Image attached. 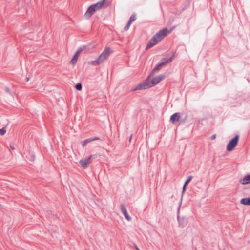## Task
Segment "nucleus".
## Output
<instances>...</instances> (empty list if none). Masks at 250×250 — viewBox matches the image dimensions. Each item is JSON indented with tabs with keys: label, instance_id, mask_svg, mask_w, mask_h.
<instances>
[{
	"label": "nucleus",
	"instance_id": "obj_26",
	"mask_svg": "<svg viewBox=\"0 0 250 250\" xmlns=\"http://www.w3.org/2000/svg\"><path fill=\"white\" fill-rule=\"evenodd\" d=\"M132 138V135H131L129 137V141L130 142Z\"/></svg>",
	"mask_w": 250,
	"mask_h": 250
},
{
	"label": "nucleus",
	"instance_id": "obj_18",
	"mask_svg": "<svg viewBox=\"0 0 250 250\" xmlns=\"http://www.w3.org/2000/svg\"><path fill=\"white\" fill-rule=\"evenodd\" d=\"M75 88L76 89H77L78 90H82V85L81 83H79L77 84L75 86Z\"/></svg>",
	"mask_w": 250,
	"mask_h": 250
},
{
	"label": "nucleus",
	"instance_id": "obj_23",
	"mask_svg": "<svg viewBox=\"0 0 250 250\" xmlns=\"http://www.w3.org/2000/svg\"><path fill=\"white\" fill-rule=\"evenodd\" d=\"M216 135H215V134H213V135H212L211 136V138H211V140H213V139H215V138H216Z\"/></svg>",
	"mask_w": 250,
	"mask_h": 250
},
{
	"label": "nucleus",
	"instance_id": "obj_6",
	"mask_svg": "<svg viewBox=\"0 0 250 250\" xmlns=\"http://www.w3.org/2000/svg\"><path fill=\"white\" fill-rule=\"evenodd\" d=\"M95 157L96 156L94 155H90L89 157H86L84 159L80 160V163L83 168H86L88 167V165L91 162V159Z\"/></svg>",
	"mask_w": 250,
	"mask_h": 250
},
{
	"label": "nucleus",
	"instance_id": "obj_5",
	"mask_svg": "<svg viewBox=\"0 0 250 250\" xmlns=\"http://www.w3.org/2000/svg\"><path fill=\"white\" fill-rule=\"evenodd\" d=\"M239 136L236 135L235 137L230 140L227 146V150L228 151H231L234 149L238 144Z\"/></svg>",
	"mask_w": 250,
	"mask_h": 250
},
{
	"label": "nucleus",
	"instance_id": "obj_16",
	"mask_svg": "<svg viewBox=\"0 0 250 250\" xmlns=\"http://www.w3.org/2000/svg\"><path fill=\"white\" fill-rule=\"evenodd\" d=\"M135 20H136L135 15L133 14L130 16V17L128 20V22H129V23H132V22H133Z\"/></svg>",
	"mask_w": 250,
	"mask_h": 250
},
{
	"label": "nucleus",
	"instance_id": "obj_7",
	"mask_svg": "<svg viewBox=\"0 0 250 250\" xmlns=\"http://www.w3.org/2000/svg\"><path fill=\"white\" fill-rule=\"evenodd\" d=\"M177 219L179 223V226L180 227L184 228L186 226L188 223V220L185 217H180L178 216Z\"/></svg>",
	"mask_w": 250,
	"mask_h": 250
},
{
	"label": "nucleus",
	"instance_id": "obj_2",
	"mask_svg": "<svg viewBox=\"0 0 250 250\" xmlns=\"http://www.w3.org/2000/svg\"><path fill=\"white\" fill-rule=\"evenodd\" d=\"M171 31V29L168 31L166 28L158 31L148 42L146 49L147 50L152 47L169 34Z\"/></svg>",
	"mask_w": 250,
	"mask_h": 250
},
{
	"label": "nucleus",
	"instance_id": "obj_4",
	"mask_svg": "<svg viewBox=\"0 0 250 250\" xmlns=\"http://www.w3.org/2000/svg\"><path fill=\"white\" fill-rule=\"evenodd\" d=\"M174 57V55H173L170 58L167 60L166 58H162L160 62L157 64L156 66L153 69L151 72V75H153L155 72L159 71L163 67L165 66L167 64L170 62Z\"/></svg>",
	"mask_w": 250,
	"mask_h": 250
},
{
	"label": "nucleus",
	"instance_id": "obj_27",
	"mask_svg": "<svg viewBox=\"0 0 250 250\" xmlns=\"http://www.w3.org/2000/svg\"><path fill=\"white\" fill-rule=\"evenodd\" d=\"M187 117H188V115H187L186 116L185 119H186L187 118Z\"/></svg>",
	"mask_w": 250,
	"mask_h": 250
},
{
	"label": "nucleus",
	"instance_id": "obj_14",
	"mask_svg": "<svg viewBox=\"0 0 250 250\" xmlns=\"http://www.w3.org/2000/svg\"><path fill=\"white\" fill-rule=\"evenodd\" d=\"M99 139H100L99 138H98L97 137H95L94 138H90L86 139V140H84L83 141L82 145L83 146H84L86 145V144H87L88 143H89L93 141L98 140Z\"/></svg>",
	"mask_w": 250,
	"mask_h": 250
},
{
	"label": "nucleus",
	"instance_id": "obj_22",
	"mask_svg": "<svg viewBox=\"0 0 250 250\" xmlns=\"http://www.w3.org/2000/svg\"><path fill=\"white\" fill-rule=\"evenodd\" d=\"M186 186L187 185H185L184 184L183 185V189H182V193L183 194L185 191H186Z\"/></svg>",
	"mask_w": 250,
	"mask_h": 250
},
{
	"label": "nucleus",
	"instance_id": "obj_11",
	"mask_svg": "<svg viewBox=\"0 0 250 250\" xmlns=\"http://www.w3.org/2000/svg\"><path fill=\"white\" fill-rule=\"evenodd\" d=\"M106 0H102L96 3L91 5L95 9L96 11L101 9L104 6Z\"/></svg>",
	"mask_w": 250,
	"mask_h": 250
},
{
	"label": "nucleus",
	"instance_id": "obj_13",
	"mask_svg": "<svg viewBox=\"0 0 250 250\" xmlns=\"http://www.w3.org/2000/svg\"><path fill=\"white\" fill-rule=\"evenodd\" d=\"M240 182L243 185H246L250 183V175L248 174L240 179Z\"/></svg>",
	"mask_w": 250,
	"mask_h": 250
},
{
	"label": "nucleus",
	"instance_id": "obj_21",
	"mask_svg": "<svg viewBox=\"0 0 250 250\" xmlns=\"http://www.w3.org/2000/svg\"><path fill=\"white\" fill-rule=\"evenodd\" d=\"M5 90H6V91L8 93H9L10 95H12V92H11V90H10V88H9V87H6V88H5Z\"/></svg>",
	"mask_w": 250,
	"mask_h": 250
},
{
	"label": "nucleus",
	"instance_id": "obj_19",
	"mask_svg": "<svg viewBox=\"0 0 250 250\" xmlns=\"http://www.w3.org/2000/svg\"><path fill=\"white\" fill-rule=\"evenodd\" d=\"M131 23H129V22L128 21L127 23L125 25V26L124 27V30L125 31H127L128 29L129 28L130 25Z\"/></svg>",
	"mask_w": 250,
	"mask_h": 250
},
{
	"label": "nucleus",
	"instance_id": "obj_17",
	"mask_svg": "<svg viewBox=\"0 0 250 250\" xmlns=\"http://www.w3.org/2000/svg\"><path fill=\"white\" fill-rule=\"evenodd\" d=\"M193 177L191 175L188 176V178L185 182L184 185H187L192 180Z\"/></svg>",
	"mask_w": 250,
	"mask_h": 250
},
{
	"label": "nucleus",
	"instance_id": "obj_9",
	"mask_svg": "<svg viewBox=\"0 0 250 250\" xmlns=\"http://www.w3.org/2000/svg\"><path fill=\"white\" fill-rule=\"evenodd\" d=\"M120 208H121L122 212L123 213V214L125 216V218L128 221L131 220V218L128 214L127 210H126V208H125V207L124 205V204H121Z\"/></svg>",
	"mask_w": 250,
	"mask_h": 250
},
{
	"label": "nucleus",
	"instance_id": "obj_20",
	"mask_svg": "<svg viewBox=\"0 0 250 250\" xmlns=\"http://www.w3.org/2000/svg\"><path fill=\"white\" fill-rule=\"evenodd\" d=\"M5 133H6V129H5V128L0 129V134L1 135H4Z\"/></svg>",
	"mask_w": 250,
	"mask_h": 250
},
{
	"label": "nucleus",
	"instance_id": "obj_3",
	"mask_svg": "<svg viewBox=\"0 0 250 250\" xmlns=\"http://www.w3.org/2000/svg\"><path fill=\"white\" fill-rule=\"evenodd\" d=\"M111 53H112V51L109 47H105L103 52L100 55L99 57L96 60L91 61L90 64L93 66H97L99 65L104 60H105L109 56Z\"/></svg>",
	"mask_w": 250,
	"mask_h": 250
},
{
	"label": "nucleus",
	"instance_id": "obj_15",
	"mask_svg": "<svg viewBox=\"0 0 250 250\" xmlns=\"http://www.w3.org/2000/svg\"><path fill=\"white\" fill-rule=\"evenodd\" d=\"M240 203L244 205H250V197L242 198L240 200Z\"/></svg>",
	"mask_w": 250,
	"mask_h": 250
},
{
	"label": "nucleus",
	"instance_id": "obj_1",
	"mask_svg": "<svg viewBox=\"0 0 250 250\" xmlns=\"http://www.w3.org/2000/svg\"><path fill=\"white\" fill-rule=\"evenodd\" d=\"M152 75L150 74L144 82L138 84L133 91L146 89L152 87L157 84L166 77V76L164 74H161L151 79Z\"/></svg>",
	"mask_w": 250,
	"mask_h": 250
},
{
	"label": "nucleus",
	"instance_id": "obj_12",
	"mask_svg": "<svg viewBox=\"0 0 250 250\" xmlns=\"http://www.w3.org/2000/svg\"><path fill=\"white\" fill-rule=\"evenodd\" d=\"M181 118V116L179 113H175L172 114L170 118V121L174 124L176 122H178Z\"/></svg>",
	"mask_w": 250,
	"mask_h": 250
},
{
	"label": "nucleus",
	"instance_id": "obj_24",
	"mask_svg": "<svg viewBox=\"0 0 250 250\" xmlns=\"http://www.w3.org/2000/svg\"><path fill=\"white\" fill-rule=\"evenodd\" d=\"M10 148H11V149H12V150L15 149V147H14V146L13 145H10Z\"/></svg>",
	"mask_w": 250,
	"mask_h": 250
},
{
	"label": "nucleus",
	"instance_id": "obj_8",
	"mask_svg": "<svg viewBox=\"0 0 250 250\" xmlns=\"http://www.w3.org/2000/svg\"><path fill=\"white\" fill-rule=\"evenodd\" d=\"M96 11L92 5H90L87 9V11L84 14V17L86 19H90L94 13Z\"/></svg>",
	"mask_w": 250,
	"mask_h": 250
},
{
	"label": "nucleus",
	"instance_id": "obj_25",
	"mask_svg": "<svg viewBox=\"0 0 250 250\" xmlns=\"http://www.w3.org/2000/svg\"><path fill=\"white\" fill-rule=\"evenodd\" d=\"M135 249H136V250H140L139 249V248H138V247L136 245H135Z\"/></svg>",
	"mask_w": 250,
	"mask_h": 250
},
{
	"label": "nucleus",
	"instance_id": "obj_10",
	"mask_svg": "<svg viewBox=\"0 0 250 250\" xmlns=\"http://www.w3.org/2000/svg\"><path fill=\"white\" fill-rule=\"evenodd\" d=\"M82 51H83V48L82 47H80L78 48V49L77 50V52H76V53L75 54V55H74V56L73 57V58L71 61V62L72 64H75L76 63L77 60H78V58L79 56V54Z\"/></svg>",
	"mask_w": 250,
	"mask_h": 250
}]
</instances>
